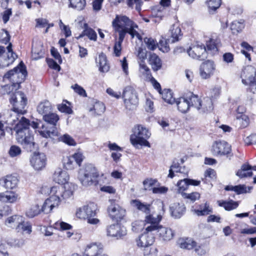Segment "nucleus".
Returning a JSON list of instances; mask_svg holds the SVG:
<instances>
[{
	"label": "nucleus",
	"mask_w": 256,
	"mask_h": 256,
	"mask_svg": "<svg viewBox=\"0 0 256 256\" xmlns=\"http://www.w3.org/2000/svg\"><path fill=\"white\" fill-rule=\"evenodd\" d=\"M195 212L198 216H206L212 212V208H210L209 204L206 202L204 205L200 206V209L195 210Z\"/></svg>",
	"instance_id": "obj_39"
},
{
	"label": "nucleus",
	"mask_w": 256,
	"mask_h": 256,
	"mask_svg": "<svg viewBox=\"0 0 256 256\" xmlns=\"http://www.w3.org/2000/svg\"><path fill=\"white\" fill-rule=\"evenodd\" d=\"M10 36L8 32L6 29H2L0 32V43L6 44L9 42Z\"/></svg>",
	"instance_id": "obj_51"
},
{
	"label": "nucleus",
	"mask_w": 256,
	"mask_h": 256,
	"mask_svg": "<svg viewBox=\"0 0 256 256\" xmlns=\"http://www.w3.org/2000/svg\"><path fill=\"white\" fill-rule=\"evenodd\" d=\"M41 212V210L40 208V206L38 204H36L34 206H32L28 210H27L26 214L28 217L32 218L40 214Z\"/></svg>",
	"instance_id": "obj_44"
},
{
	"label": "nucleus",
	"mask_w": 256,
	"mask_h": 256,
	"mask_svg": "<svg viewBox=\"0 0 256 256\" xmlns=\"http://www.w3.org/2000/svg\"><path fill=\"white\" fill-rule=\"evenodd\" d=\"M102 250L96 244L88 245L84 252V256H96Z\"/></svg>",
	"instance_id": "obj_34"
},
{
	"label": "nucleus",
	"mask_w": 256,
	"mask_h": 256,
	"mask_svg": "<svg viewBox=\"0 0 256 256\" xmlns=\"http://www.w3.org/2000/svg\"><path fill=\"white\" fill-rule=\"evenodd\" d=\"M186 208L184 204L176 202L170 206L171 216L174 218H180L185 213Z\"/></svg>",
	"instance_id": "obj_20"
},
{
	"label": "nucleus",
	"mask_w": 256,
	"mask_h": 256,
	"mask_svg": "<svg viewBox=\"0 0 256 256\" xmlns=\"http://www.w3.org/2000/svg\"><path fill=\"white\" fill-rule=\"evenodd\" d=\"M58 110L62 112H64L67 114H71L73 111L72 109L66 104H61L58 106Z\"/></svg>",
	"instance_id": "obj_61"
},
{
	"label": "nucleus",
	"mask_w": 256,
	"mask_h": 256,
	"mask_svg": "<svg viewBox=\"0 0 256 256\" xmlns=\"http://www.w3.org/2000/svg\"><path fill=\"white\" fill-rule=\"evenodd\" d=\"M158 235L162 240L168 241L173 238L174 232L172 229L160 226L158 229Z\"/></svg>",
	"instance_id": "obj_27"
},
{
	"label": "nucleus",
	"mask_w": 256,
	"mask_h": 256,
	"mask_svg": "<svg viewBox=\"0 0 256 256\" xmlns=\"http://www.w3.org/2000/svg\"><path fill=\"white\" fill-rule=\"evenodd\" d=\"M130 204L136 210L145 214L146 215L150 214L151 212L150 207L152 204H150L142 202L140 200L135 199L130 201Z\"/></svg>",
	"instance_id": "obj_22"
},
{
	"label": "nucleus",
	"mask_w": 256,
	"mask_h": 256,
	"mask_svg": "<svg viewBox=\"0 0 256 256\" xmlns=\"http://www.w3.org/2000/svg\"><path fill=\"white\" fill-rule=\"evenodd\" d=\"M180 246L182 248L188 250H192L195 248V251L198 254L202 255L204 253V250L201 248L200 246H196V242L188 238L184 242H182L180 244Z\"/></svg>",
	"instance_id": "obj_25"
},
{
	"label": "nucleus",
	"mask_w": 256,
	"mask_h": 256,
	"mask_svg": "<svg viewBox=\"0 0 256 256\" xmlns=\"http://www.w3.org/2000/svg\"><path fill=\"white\" fill-rule=\"evenodd\" d=\"M122 98L126 109L132 110L138 104V100L134 88L131 86H126L122 92Z\"/></svg>",
	"instance_id": "obj_7"
},
{
	"label": "nucleus",
	"mask_w": 256,
	"mask_h": 256,
	"mask_svg": "<svg viewBox=\"0 0 256 256\" xmlns=\"http://www.w3.org/2000/svg\"><path fill=\"white\" fill-rule=\"evenodd\" d=\"M188 55L194 59L203 60L207 56L206 48L204 44H196L190 47L187 50Z\"/></svg>",
	"instance_id": "obj_13"
},
{
	"label": "nucleus",
	"mask_w": 256,
	"mask_h": 256,
	"mask_svg": "<svg viewBox=\"0 0 256 256\" xmlns=\"http://www.w3.org/2000/svg\"><path fill=\"white\" fill-rule=\"evenodd\" d=\"M236 118L240 124V127L242 128H246L248 125L249 118L246 115L241 114L240 115H237Z\"/></svg>",
	"instance_id": "obj_52"
},
{
	"label": "nucleus",
	"mask_w": 256,
	"mask_h": 256,
	"mask_svg": "<svg viewBox=\"0 0 256 256\" xmlns=\"http://www.w3.org/2000/svg\"><path fill=\"white\" fill-rule=\"evenodd\" d=\"M123 35L119 36L118 41L116 42L114 52L116 56H119L121 54L122 44L124 41Z\"/></svg>",
	"instance_id": "obj_46"
},
{
	"label": "nucleus",
	"mask_w": 256,
	"mask_h": 256,
	"mask_svg": "<svg viewBox=\"0 0 256 256\" xmlns=\"http://www.w3.org/2000/svg\"><path fill=\"white\" fill-rule=\"evenodd\" d=\"M252 188V186H246L245 184L236 185L235 192L237 194L250 193Z\"/></svg>",
	"instance_id": "obj_45"
},
{
	"label": "nucleus",
	"mask_w": 256,
	"mask_h": 256,
	"mask_svg": "<svg viewBox=\"0 0 256 256\" xmlns=\"http://www.w3.org/2000/svg\"><path fill=\"white\" fill-rule=\"evenodd\" d=\"M191 100L192 107L196 108L200 113L210 112L213 110L212 100L208 97L204 98L202 100L198 95L194 94Z\"/></svg>",
	"instance_id": "obj_6"
},
{
	"label": "nucleus",
	"mask_w": 256,
	"mask_h": 256,
	"mask_svg": "<svg viewBox=\"0 0 256 256\" xmlns=\"http://www.w3.org/2000/svg\"><path fill=\"white\" fill-rule=\"evenodd\" d=\"M194 94L190 92L186 96L180 97L175 102L176 104L178 109L182 113H186L190 110V107H192V98H193Z\"/></svg>",
	"instance_id": "obj_11"
},
{
	"label": "nucleus",
	"mask_w": 256,
	"mask_h": 256,
	"mask_svg": "<svg viewBox=\"0 0 256 256\" xmlns=\"http://www.w3.org/2000/svg\"><path fill=\"white\" fill-rule=\"evenodd\" d=\"M52 109L50 102L48 100L41 102L37 106V111L43 116L50 112Z\"/></svg>",
	"instance_id": "obj_33"
},
{
	"label": "nucleus",
	"mask_w": 256,
	"mask_h": 256,
	"mask_svg": "<svg viewBox=\"0 0 256 256\" xmlns=\"http://www.w3.org/2000/svg\"><path fill=\"white\" fill-rule=\"evenodd\" d=\"M182 36L181 29L178 26H173L171 30V42L174 43L179 40V37Z\"/></svg>",
	"instance_id": "obj_43"
},
{
	"label": "nucleus",
	"mask_w": 256,
	"mask_h": 256,
	"mask_svg": "<svg viewBox=\"0 0 256 256\" xmlns=\"http://www.w3.org/2000/svg\"><path fill=\"white\" fill-rule=\"evenodd\" d=\"M18 232L30 234L32 232V225L28 222L20 221L16 228Z\"/></svg>",
	"instance_id": "obj_35"
},
{
	"label": "nucleus",
	"mask_w": 256,
	"mask_h": 256,
	"mask_svg": "<svg viewBox=\"0 0 256 256\" xmlns=\"http://www.w3.org/2000/svg\"><path fill=\"white\" fill-rule=\"evenodd\" d=\"M92 102L93 106L92 108H90V112L94 111V113L96 115H101L104 112L106 108L103 102L94 98L92 99Z\"/></svg>",
	"instance_id": "obj_28"
},
{
	"label": "nucleus",
	"mask_w": 256,
	"mask_h": 256,
	"mask_svg": "<svg viewBox=\"0 0 256 256\" xmlns=\"http://www.w3.org/2000/svg\"><path fill=\"white\" fill-rule=\"evenodd\" d=\"M22 153L20 148L15 145L12 146L8 151L10 156L14 158L20 155Z\"/></svg>",
	"instance_id": "obj_57"
},
{
	"label": "nucleus",
	"mask_w": 256,
	"mask_h": 256,
	"mask_svg": "<svg viewBox=\"0 0 256 256\" xmlns=\"http://www.w3.org/2000/svg\"><path fill=\"white\" fill-rule=\"evenodd\" d=\"M243 28V24L237 21L232 22L230 26V29L234 34L240 32L242 30Z\"/></svg>",
	"instance_id": "obj_54"
},
{
	"label": "nucleus",
	"mask_w": 256,
	"mask_h": 256,
	"mask_svg": "<svg viewBox=\"0 0 256 256\" xmlns=\"http://www.w3.org/2000/svg\"><path fill=\"white\" fill-rule=\"evenodd\" d=\"M18 181L16 176L7 175L0 179V185L7 189H12L16 186Z\"/></svg>",
	"instance_id": "obj_21"
},
{
	"label": "nucleus",
	"mask_w": 256,
	"mask_h": 256,
	"mask_svg": "<svg viewBox=\"0 0 256 256\" xmlns=\"http://www.w3.org/2000/svg\"><path fill=\"white\" fill-rule=\"evenodd\" d=\"M53 178L56 182L64 184L68 182L69 176L66 172L58 168L54 174Z\"/></svg>",
	"instance_id": "obj_26"
},
{
	"label": "nucleus",
	"mask_w": 256,
	"mask_h": 256,
	"mask_svg": "<svg viewBox=\"0 0 256 256\" xmlns=\"http://www.w3.org/2000/svg\"><path fill=\"white\" fill-rule=\"evenodd\" d=\"M58 140L60 141H62L69 146H75L76 144L74 140L68 134L60 136Z\"/></svg>",
	"instance_id": "obj_53"
},
{
	"label": "nucleus",
	"mask_w": 256,
	"mask_h": 256,
	"mask_svg": "<svg viewBox=\"0 0 256 256\" xmlns=\"http://www.w3.org/2000/svg\"><path fill=\"white\" fill-rule=\"evenodd\" d=\"M212 152L215 156H226L227 157L232 156L231 146L224 140L214 142L211 149Z\"/></svg>",
	"instance_id": "obj_9"
},
{
	"label": "nucleus",
	"mask_w": 256,
	"mask_h": 256,
	"mask_svg": "<svg viewBox=\"0 0 256 256\" xmlns=\"http://www.w3.org/2000/svg\"><path fill=\"white\" fill-rule=\"evenodd\" d=\"M139 70L147 79H150L152 76L151 72L149 68L146 65L145 62L139 63Z\"/></svg>",
	"instance_id": "obj_41"
},
{
	"label": "nucleus",
	"mask_w": 256,
	"mask_h": 256,
	"mask_svg": "<svg viewBox=\"0 0 256 256\" xmlns=\"http://www.w3.org/2000/svg\"><path fill=\"white\" fill-rule=\"evenodd\" d=\"M218 202L220 206L224 208L225 210L228 211L236 208L239 205L238 202L234 201L232 200L228 201L219 200Z\"/></svg>",
	"instance_id": "obj_31"
},
{
	"label": "nucleus",
	"mask_w": 256,
	"mask_h": 256,
	"mask_svg": "<svg viewBox=\"0 0 256 256\" xmlns=\"http://www.w3.org/2000/svg\"><path fill=\"white\" fill-rule=\"evenodd\" d=\"M186 178L178 181L177 186L179 193L184 192V191L187 190L189 186H188Z\"/></svg>",
	"instance_id": "obj_56"
},
{
	"label": "nucleus",
	"mask_w": 256,
	"mask_h": 256,
	"mask_svg": "<svg viewBox=\"0 0 256 256\" xmlns=\"http://www.w3.org/2000/svg\"><path fill=\"white\" fill-rule=\"evenodd\" d=\"M252 169V166L249 164H243L240 169L237 171L236 175L240 178L251 177L253 174L251 171Z\"/></svg>",
	"instance_id": "obj_29"
},
{
	"label": "nucleus",
	"mask_w": 256,
	"mask_h": 256,
	"mask_svg": "<svg viewBox=\"0 0 256 256\" xmlns=\"http://www.w3.org/2000/svg\"><path fill=\"white\" fill-rule=\"evenodd\" d=\"M154 236L152 233L144 232L137 240V245L138 247L146 248L152 245L154 242Z\"/></svg>",
	"instance_id": "obj_19"
},
{
	"label": "nucleus",
	"mask_w": 256,
	"mask_h": 256,
	"mask_svg": "<svg viewBox=\"0 0 256 256\" xmlns=\"http://www.w3.org/2000/svg\"><path fill=\"white\" fill-rule=\"evenodd\" d=\"M74 90V92L78 94L80 96H82L84 97H86L87 96L86 93L84 89L80 86L78 84H75L74 86H72Z\"/></svg>",
	"instance_id": "obj_60"
},
{
	"label": "nucleus",
	"mask_w": 256,
	"mask_h": 256,
	"mask_svg": "<svg viewBox=\"0 0 256 256\" xmlns=\"http://www.w3.org/2000/svg\"><path fill=\"white\" fill-rule=\"evenodd\" d=\"M256 69L252 66H246L241 74L242 82L244 85H248L253 82H256Z\"/></svg>",
	"instance_id": "obj_16"
},
{
	"label": "nucleus",
	"mask_w": 256,
	"mask_h": 256,
	"mask_svg": "<svg viewBox=\"0 0 256 256\" xmlns=\"http://www.w3.org/2000/svg\"><path fill=\"white\" fill-rule=\"evenodd\" d=\"M118 15H116L115 18L112 20V26L114 28L115 32L118 34V36L123 35V38L124 39L126 34H130L132 38H134L138 32L134 29H131V28L120 24H118Z\"/></svg>",
	"instance_id": "obj_14"
},
{
	"label": "nucleus",
	"mask_w": 256,
	"mask_h": 256,
	"mask_svg": "<svg viewBox=\"0 0 256 256\" xmlns=\"http://www.w3.org/2000/svg\"><path fill=\"white\" fill-rule=\"evenodd\" d=\"M46 61L50 68L58 71L60 70V66L52 58H47Z\"/></svg>",
	"instance_id": "obj_59"
},
{
	"label": "nucleus",
	"mask_w": 256,
	"mask_h": 256,
	"mask_svg": "<svg viewBox=\"0 0 256 256\" xmlns=\"http://www.w3.org/2000/svg\"><path fill=\"white\" fill-rule=\"evenodd\" d=\"M148 63L154 72H158L162 68V61L155 53L150 54L148 58Z\"/></svg>",
	"instance_id": "obj_23"
},
{
	"label": "nucleus",
	"mask_w": 256,
	"mask_h": 256,
	"mask_svg": "<svg viewBox=\"0 0 256 256\" xmlns=\"http://www.w3.org/2000/svg\"><path fill=\"white\" fill-rule=\"evenodd\" d=\"M12 46V44L11 43H9L8 45L6 47V49L8 50V53L6 54V56H2L0 58V68L8 66L15 60V56H16L13 52Z\"/></svg>",
	"instance_id": "obj_18"
},
{
	"label": "nucleus",
	"mask_w": 256,
	"mask_h": 256,
	"mask_svg": "<svg viewBox=\"0 0 256 256\" xmlns=\"http://www.w3.org/2000/svg\"><path fill=\"white\" fill-rule=\"evenodd\" d=\"M108 211L110 217L117 222L121 220L126 214V210L116 203L115 200H110Z\"/></svg>",
	"instance_id": "obj_10"
},
{
	"label": "nucleus",
	"mask_w": 256,
	"mask_h": 256,
	"mask_svg": "<svg viewBox=\"0 0 256 256\" xmlns=\"http://www.w3.org/2000/svg\"><path fill=\"white\" fill-rule=\"evenodd\" d=\"M18 72L21 73L24 77H26L28 74L26 66L22 61L20 62L16 67L10 70L4 74V78L9 79L14 74H16Z\"/></svg>",
	"instance_id": "obj_24"
},
{
	"label": "nucleus",
	"mask_w": 256,
	"mask_h": 256,
	"mask_svg": "<svg viewBox=\"0 0 256 256\" xmlns=\"http://www.w3.org/2000/svg\"><path fill=\"white\" fill-rule=\"evenodd\" d=\"M84 36H88L91 40L96 41L97 40V34L92 28L84 30L78 36L76 37V38L78 40Z\"/></svg>",
	"instance_id": "obj_36"
},
{
	"label": "nucleus",
	"mask_w": 256,
	"mask_h": 256,
	"mask_svg": "<svg viewBox=\"0 0 256 256\" xmlns=\"http://www.w3.org/2000/svg\"><path fill=\"white\" fill-rule=\"evenodd\" d=\"M50 53L52 56L56 60H58V62L60 64H61L62 63V59L61 56L56 48H55L54 47H52L50 49Z\"/></svg>",
	"instance_id": "obj_64"
},
{
	"label": "nucleus",
	"mask_w": 256,
	"mask_h": 256,
	"mask_svg": "<svg viewBox=\"0 0 256 256\" xmlns=\"http://www.w3.org/2000/svg\"><path fill=\"white\" fill-rule=\"evenodd\" d=\"M150 136V133L148 129L138 125L134 128V134L130 136V140L131 144L136 148H138V146L150 148V145L147 139Z\"/></svg>",
	"instance_id": "obj_4"
},
{
	"label": "nucleus",
	"mask_w": 256,
	"mask_h": 256,
	"mask_svg": "<svg viewBox=\"0 0 256 256\" xmlns=\"http://www.w3.org/2000/svg\"><path fill=\"white\" fill-rule=\"evenodd\" d=\"M96 62L97 60H96ZM99 70L101 72H107L109 70L110 66L107 63V59L106 54L102 52L98 56Z\"/></svg>",
	"instance_id": "obj_32"
},
{
	"label": "nucleus",
	"mask_w": 256,
	"mask_h": 256,
	"mask_svg": "<svg viewBox=\"0 0 256 256\" xmlns=\"http://www.w3.org/2000/svg\"><path fill=\"white\" fill-rule=\"evenodd\" d=\"M1 200L6 202H14L16 200V197L14 193L7 192L6 194H0Z\"/></svg>",
	"instance_id": "obj_50"
},
{
	"label": "nucleus",
	"mask_w": 256,
	"mask_h": 256,
	"mask_svg": "<svg viewBox=\"0 0 256 256\" xmlns=\"http://www.w3.org/2000/svg\"><path fill=\"white\" fill-rule=\"evenodd\" d=\"M144 42L146 44L148 48L152 50L156 48L158 44L156 40L151 38H145Z\"/></svg>",
	"instance_id": "obj_55"
},
{
	"label": "nucleus",
	"mask_w": 256,
	"mask_h": 256,
	"mask_svg": "<svg viewBox=\"0 0 256 256\" xmlns=\"http://www.w3.org/2000/svg\"><path fill=\"white\" fill-rule=\"evenodd\" d=\"M28 100L25 94L22 91L13 93L10 98V102L13 106V111L22 112L27 104Z\"/></svg>",
	"instance_id": "obj_8"
},
{
	"label": "nucleus",
	"mask_w": 256,
	"mask_h": 256,
	"mask_svg": "<svg viewBox=\"0 0 256 256\" xmlns=\"http://www.w3.org/2000/svg\"><path fill=\"white\" fill-rule=\"evenodd\" d=\"M46 158L44 153L34 152L30 160V162L34 168L40 170L44 168L46 165Z\"/></svg>",
	"instance_id": "obj_15"
},
{
	"label": "nucleus",
	"mask_w": 256,
	"mask_h": 256,
	"mask_svg": "<svg viewBox=\"0 0 256 256\" xmlns=\"http://www.w3.org/2000/svg\"><path fill=\"white\" fill-rule=\"evenodd\" d=\"M43 120L46 122L42 125V130H39L40 136L45 138H54L59 136L60 132L56 127V123L59 120V116L54 113H49L43 116Z\"/></svg>",
	"instance_id": "obj_3"
},
{
	"label": "nucleus",
	"mask_w": 256,
	"mask_h": 256,
	"mask_svg": "<svg viewBox=\"0 0 256 256\" xmlns=\"http://www.w3.org/2000/svg\"><path fill=\"white\" fill-rule=\"evenodd\" d=\"M126 4L129 8H133L134 4H136L135 9L138 12H140L141 10V7L143 4L142 0H127Z\"/></svg>",
	"instance_id": "obj_49"
},
{
	"label": "nucleus",
	"mask_w": 256,
	"mask_h": 256,
	"mask_svg": "<svg viewBox=\"0 0 256 256\" xmlns=\"http://www.w3.org/2000/svg\"><path fill=\"white\" fill-rule=\"evenodd\" d=\"M207 4L209 9V12L213 14L220 6L221 0H209L207 2Z\"/></svg>",
	"instance_id": "obj_42"
},
{
	"label": "nucleus",
	"mask_w": 256,
	"mask_h": 256,
	"mask_svg": "<svg viewBox=\"0 0 256 256\" xmlns=\"http://www.w3.org/2000/svg\"><path fill=\"white\" fill-rule=\"evenodd\" d=\"M107 234L109 236L116 238L117 239L121 238L126 235V230L124 226L119 224L110 225L107 228Z\"/></svg>",
	"instance_id": "obj_17"
},
{
	"label": "nucleus",
	"mask_w": 256,
	"mask_h": 256,
	"mask_svg": "<svg viewBox=\"0 0 256 256\" xmlns=\"http://www.w3.org/2000/svg\"><path fill=\"white\" fill-rule=\"evenodd\" d=\"M70 6L78 10L84 9L86 5V0H69Z\"/></svg>",
	"instance_id": "obj_40"
},
{
	"label": "nucleus",
	"mask_w": 256,
	"mask_h": 256,
	"mask_svg": "<svg viewBox=\"0 0 256 256\" xmlns=\"http://www.w3.org/2000/svg\"><path fill=\"white\" fill-rule=\"evenodd\" d=\"M97 209V205L94 202H90L82 208H80L77 210L76 215L80 219H87L89 224H96L99 222V220L94 217L96 215Z\"/></svg>",
	"instance_id": "obj_5"
},
{
	"label": "nucleus",
	"mask_w": 256,
	"mask_h": 256,
	"mask_svg": "<svg viewBox=\"0 0 256 256\" xmlns=\"http://www.w3.org/2000/svg\"><path fill=\"white\" fill-rule=\"evenodd\" d=\"M118 24L123 26H128L131 29H134L138 28V26L134 22L130 20L128 16H118Z\"/></svg>",
	"instance_id": "obj_30"
},
{
	"label": "nucleus",
	"mask_w": 256,
	"mask_h": 256,
	"mask_svg": "<svg viewBox=\"0 0 256 256\" xmlns=\"http://www.w3.org/2000/svg\"><path fill=\"white\" fill-rule=\"evenodd\" d=\"M60 198L58 196L52 194L49 198H47L44 202V208H46V206L48 205L51 207V208H53L54 207L58 206L60 203Z\"/></svg>",
	"instance_id": "obj_37"
},
{
	"label": "nucleus",
	"mask_w": 256,
	"mask_h": 256,
	"mask_svg": "<svg viewBox=\"0 0 256 256\" xmlns=\"http://www.w3.org/2000/svg\"><path fill=\"white\" fill-rule=\"evenodd\" d=\"M14 130L16 133V140L28 152L34 150L36 147L34 142L32 131L30 130V120L22 116L19 122L14 126Z\"/></svg>",
	"instance_id": "obj_1"
},
{
	"label": "nucleus",
	"mask_w": 256,
	"mask_h": 256,
	"mask_svg": "<svg viewBox=\"0 0 256 256\" xmlns=\"http://www.w3.org/2000/svg\"><path fill=\"white\" fill-rule=\"evenodd\" d=\"M182 196L184 198L188 199L192 202L200 198V194L198 192H192L190 194L182 192Z\"/></svg>",
	"instance_id": "obj_47"
},
{
	"label": "nucleus",
	"mask_w": 256,
	"mask_h": 256,
	"mask_svg": "<svg viewBox=\"0 0 256 256\" xmlns=\"http://www.w3.org/2000/svg\"><path fill=\"white\" fill-rule=\"evenodd\" d=\"M162 220V216L160 215L157 216L156 218H154L152 215L147 214L145 218V222L147 224H159V222Z\"/></svg>",
	"instance_id": "obj_48"
},
{
	"label": "nucleus",
	"mask_w": 256,
	"mask_h": 256,
	"mask_svg": "<svg viewBox=\"0 0 256 256\" xmlns=\"http://www.w3.org/2000/svg\"><path fill=\"white\" fill-rule=\"evenodd\" d=\"M74 162L72 156L66 157L64 160V166L66 170H72L74 168Z\"/></svg>",
	"instance_id": "obj_58"
},
{
	"label": "nucleus",
	"mask_w": 256,
	"mask_h": 256,
	"mask_svg": "<svg viewBox=\"0 0 256 256\" xmlns=\"http://www.w3.org/2000/svg\"><path fill=\"white\" fill-rule=\"evenodd\" d=\"M216 66L214 61L208 60L202 62L200 68V74L203 79H208L214 74Z\"/></svg>",
	"instance_id": "obj_12"
},
{
	"label": "nucleus",
	"mask_w": 256,
	"mask_h": 256,
	"mask_svg": "<svg viewBox=\"0 0 256 256\" xmlns=\"http://www.w3.org/2000/svg\"><path fill=\"white\" fill-rule=\"evenodd\" d=\"M12 14L11 8H8L2 13V18L4 24H6L9 20L10 16Z\"/></svg>",
	"instance_id": "obj_63"
},
{
	"label": "nucleus",
	"mask_w": 256,
	"mask_h": 256,
	"mask_svg": "<svg viewBox=\"0 0 256 256\" xmlns=\"http://www.w3.org/2000/svg\"><path fill=\"white\" fill-rule=\"evenodd\" d=\"M206 50L214 51L218 50L216 41L212 38H210V40L206 42Z\"/></svg>",
	"instance_id": "obj_62"
},
{
	"label": "nucleus",
	"mask_w": 256,
	"mask_h": 256,
	"mask_svg": "<svg viewBox=\"0 0 256 256\" xmlns=\"http://www.w3.org/2000/svg\"><path fill=\"white\" fill-rule=\"evenodd\" d=\"M99 176L97 168L92 164H88L80 170L78 179L82 186L88 187L96 186L98 184Z\"/></svg>",
	"instance_id": "obj_2"
},
{
	"label": "nucleus",
	"mask_w": 256,
	"mask_h": 256,
	"mask_svg": "<svg viewBox=\"0 0 256 256\" xmlns=\"http://www.w3.org/2000/svg\"><path fill=\"white\" fill-rule=\"evenodd\" d=\"M162 96V99L169 104H173L175 102L176 98L173 97V93L170 89H164L160 94Z\"/></svg>",
	"instance_id": "obj_38"
}]
</instances>
